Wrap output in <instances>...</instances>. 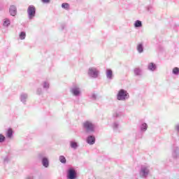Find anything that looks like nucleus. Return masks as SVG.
<instances>
[{
	"label": "nucleus",
	"mask_w": 179,
	"mask_h": 179,
	"mask_svg": "<svg viewBox=\"0 0 179 179\" xmlns=\"http://www.w3.org/2000/svg\"><path fill=\"white\" fill-rule=\"evenodd\" d=\"M41 93H43V89L41 88H38L37 90H36V94H41Z\"/></svg>",
	"instance_id": "30"
},
{
	"label": "nucleus",
	"mask_w": 179,
	"mask_h": 179,
	"mask_svg": "<svg viewBox=\"0 0 179 179\" xmlns=\"http://www.w3.org/2000/svg\"><path fill=\"white\" fill-rule=\"evenodd\" d=\"M116 99L119 101H127L129 99V93L124 89H120L116 95Z\"/></svg>",
	"instance_id": "1"
},
{
	"label": "nucleus",
	"mask_w": 179,
	"mask_h": 179,
	"mask_svg": "<svg viewBox=\"0 0 179 179\" xmlns=\"http://www.w3.org/2000/svg\"><path fill=\"white\" fill-rule=\"evenodd\" d=\"M172 72H173V75H178V73H179V69H178V67L173 68Z\"/></svg>",
	"instance_id": "27"
},
{
	"label": "nucleus",
	"mask_w": 179,
	"mask_h": 179,
	"mask_svg": "<svg viewBox=\"0 0 179 179\" xmlns=\"http://www.w3.org/2000/svg\"><path fill=\"white\" fill-rule=\"evenodd\" d=\"M113 70L111 69H106V78L111 80L113 79Z\"/></svg>",
	"instance_id": "15"
},
{
	"label": "nucleus",
	"mask_w": 179,
	"mask_h": 179,
	"mask_svg": "<svg viewBox=\"0 0 179 179\" xmlns=\"http://www.w3.org/2000/svg\"><path fill=\"white\" fill-rule=\"evenodd\" d=\"M5 136L0 134V143H3V142H5Z\"/></svg>",
	"instance_id": "28"
},
{
	"label": "nucleus",
	"mask_w": 179,
	"mask_h": 179,
	"mask_svg": "<svg viewBox=\"0 0 179 179\" xmlns=\"http://www.w3.org/2000/svg\"><path fill=\"white\" fill-rule=\"evenodd\" d=\"M175 130L178 132L179 134V123L175 125Z\"/></svg>",
	"instance_id": "31"
},
{
	"label": "nucleus",
	"mask_w": 179,
	"mask_h": 179,
	"mask_svg": "<svg viewBox=\"0 0 179 179\" xmlns=\"http://www.w3.org/2000/svg\"><path fill=\"white\" fill-rule=\"evenodd\" d=\"M42 87L45 90H48L50 89V81L45 80L42 83Z\"/></svg>",
	"instance_id": "16"
},
{
	"label": "nucleus",
	"mask_w": 179,
	"mask_h": 179,
	"mask_svg": "<svg viewBox=\"0 0 179 179\" xmlns=\"http://www.w3.org/2000/svg\"><path fill=\"white\" fill-rule=\"evenodd\" d=\"M19 37L21 40H24V38H26V32L21 31L20 33Z\"/></svg>",
	"instance_id": "25"
},
{
	"label": "nucleus",
	"mask_w": 179,
	"mask_h": 179,
	"mask_svg": "<svg viewBox=\"0 0 179 179\" xmlns=\"http://www.w3.org/2000/svg\"><path fill=\"white\" fill-rule=\"evenodd\" d=\"M134 75H136V76H142V69L141 68H135L134 69Z\"/></svg>",
	"instance_id": "14"
},
{
	"label": "nucleus",
	"mask_w": 179,
	"mask_h": 179,
	"mask_svg": "<svg viewBox=\"0 0 179 179\" xmlns=\"http://www.w3.org/2000/svg\"><path fill=\"white\" fill-rule=\"evenodd\" d=\"M119 127H120V124H118V122H115L113 123L112 128H113V131H118Z\"/></svg>",
	"instance_id": "23"
},
{
	"label": "nucleus",
	"mask_w": 179,
	"mask_h": 179,
	"mask_svg": "<svg viewBox=\"0 0 179 179\" xmlns=\"http://www.w3.org/2000/svg\"><path fill=\"white\" fill-rule=\"evenodd\" d=\"M78 143L76 141H70V147L71 148V149H74L76 150L78 149Z\"/></svg>",
	"instance_id": "19"
},
{
	"label": "nucleus",
	"mask_w": 179,
	"mask_h": 179,
	"mask_svg": "<svg viewBox=\"0 0 179 179\" xmlns=\"http://www.w3.org/2000/svg\"><path fill=\"white\" fill-rule=\"evenodd\" d=\"M148 69L150 72H155L157 69V66L153 62H150L148 64Z\"/></svg>",
	"instance_id": "11"
},
{
	"label": "nucleus",
	"mask_w": 179,
	"mask_h": 179,
	"mask_svg": "<svg viewBox=\"0 0 179 179\" xmlns=\"http://www.w3.org/2000/svg\"><path fill=\"white\" fill-rule=\"evenodd\" d=\"M140 129H141V132H146V131H148V124L142 123L140 125Z\"/></svg>",
	"instance_id": "17"
},
{
	"label": "nucleus",
	"mask_w": 179,
	"mask_h": 179,
	"mask_svg": "<svg viewBox=\"0 0 179 179\" xmlns=\"http://www.w3.org/2000/svg\"><path fill=\"white\" fill-rule=\"evenodd\" d=\"M6 138H8V139H10L12 136H13V130L12 129H8L6 134Z\"/></svg>",
	"instance_id": "18"
},
{
	"label": "nucleus",
	"mask_w": 179,
	"mask_h": 179,
	"mask_svg": "<svg viewBox=\"0 0 179 179\" xmlns=\"http://www.w3.org/2000/svg\"><path fill=\"white\" fill-rule=\"evenodd\" d=\"M83 128L86 132L93 133L96 131V124L92 122V121H86L83 123Z\"/></svg>",
	"instance_id": "3"
},
{
	"label": "nucleus",
	"mask_w": 179,
	"mask_h": 179,
	"mask_svg": "<svg viewBox=\"0 0 179 179\" xmlns=\"http://www.w3.org/2000/svg\"><path fill=\"white\" fill-rule=\"evenodd\" d=\"M70 92L71 94H73L75 97H79L80 96H82V90L78 85H73L70 89Z\"/></svg>",
	"instance_id": "4"
},
{
	"label": "nucleus",
	"mask_w": 179,
	"mask_h": 179,
	"mask_svg": "<svg viewBox=\"0 0 179 179\" xmlns=\"http://www.w3.org/2000/svg\"><path fill=\"white\" fill-rule=\"evenodd\" d=\"M3 27H9L10 26V20L9 18H4L3 20Z\"/></svg>",
	"instance_id": "13"
},
{
	"label": "nucleus",
	"mask_w": 179,
	"mask_h": 179,
	"mask_svg": "<svg viewBox=\"0 0 179 179\" xmlns=\"http://www.w3.org/2000/svg\"><path fill=\"white\" fill-rule=\"evenodd\" d=\"M9 13L10 16H16L17 15V8H16V6L11 5L9 8Z\"/></svg>",
	"instance_id": "9"
},
{
	"label": "nucleus",
	"mask_w": 179,
	"mask_h": 179,
	"mask_svg": "<svg viewBox=\"0 0 179 179\" xmlns=\"http://www.w3.org/2000/svg\"><path fill=\"white\" fill-rule=\"evenodd\" d=\"M150 174V166L148 165L141 166L139 171V176L141 178H148Z\"/></svg>",
	"instance_id": "2"
},
{
	"label": "nucleus",
	"mask_w": 179,
	"mask_h": 179,
	"mask_svg": "<svg viewBox=\"0 0 179 179\" xmlns=\"http://www.w3.org/2000/svg\"><path fill=\"white\" fill-rule=\"evenodd\" d=\"M67 179H78V173L76 170L73 168H69L67 170Z\"/></svg>",
	"instance_id": "7"
},
{
	"label": "nucleus",
	"mask_w": 179,
	"mask_h": 179,
	"mask_svg": "<svg viewBox=\"0 0 179 179\" xmlns=\"http://www.w3.org/2000/svg\"><path fill=\"white\" fill-rule=\"evenodd\" d=\"M99 73L100 71L96 67H90L87 71L88 76H90V78H93L94 79L99 78Z\"/></svg>",
	"instance_id": "5"
},
{
	"label": "nucleus",
	"mask_w": 179,
	"mask_h": 179,
	"mask_svg": "<svg viewBox=\"0 0 179 179\" xmlns=\"http://www.w3.org/2000/svg\"><path fill=\"white\" fill-rule=\"evenodd\" d=\"M38 157V159H41V162L43 167H45V169H48V167L50 166V161H48V158L45 157H43V154H39Z\"/></svg>",
	"instance_id": "8"
},
{
	"label": "nucleus",
	"mask_w": 179,
	"mask_h": 179,
	"mask_svg": "<svg viewBox=\"0 0 179 179\" xmlns=\"http://www.w3.org/2000/svg\"><path fill=\"white\" fill-rule=\"evenodd\" d=\"M59 160L60 163H62L63 164H66V158H65V157L63 155H60L59 157Z\"/></svg>",
	"instance_id": "24"
},
{
	"label": "nucleus",
	"mask_w": 179,
	"mask_h": 179,
	"mask_svg": "<svg viewBox=\"0 0 179 179\" xmlns=\"http://www.w3.org/2000/svg\"><path fill=\"white\" fill-rule=\"evenodd\" d=\"M26 179H34V176L33 175H30L27 176Z\"/></svg>",
	"instance_id": "32"
},
{
	"label": "nucleus",
	"mask_w": 179,
	"mask_h": 179,
	"mask_svg": "<svg viewBox=\"0 0 179 179\" xmlns=\"http://www.w3.org/2000/svg\"><path fill=\"white\" fill-rule=\"evenodd\" d=\"M43 3H50V0H41Z\"/></svg>",
	"instance_id": "33"
},
{
	"label": "nucleus",
	"mask_w": 179,
	"mask_h": 179,
	"mask_svg": "<svg viewBox=\"0 0 179 179\" xmlns=\"http://www.w3.org/2000/svg\"><path fill=\"white\" fill-rule=\"evenodd\" d=\"M87 143L88 145H94L96 143V137L93 135L88 136L87 137Z\"/></svg>",
	"instance_id": "10"
},
{
	"label": "nucleus",
	"mask_w": 179,
	"mask_h": 179,
	"mask_svg": "<svg viewBox=\"0 0 179 179\" xmlns=\"http://www.w3.org/2000/svg\"><path fill=\"white\" fill-rule=\"evenodd\" d=\"M91 99H92V100H96V99H97V95H96V94H94V93H92V94H91Z\"/></svg>",
	"instance_id": "29"
},
{
	"label": "nucleus",
	"mask_w": 179,
	"mask_h": 179,
	"mask_svg": "<svg viewBox=\"0 0 179 179\" xmlns=\"http://www.w3.org/2000/svg\"><path fill=\"white\" fill-rule=\"evenodd\" d=\"M62 8H63V9H66V10H68V9H69V4L68 3H63L62 4Z\"/></svg>",
	"instance_id": "26"
},
{
	"label": "nucleus",
	"mask_w": 179,
	"mask_h": 179,
	"mask_svg": "<svg viewBox=\"0 0 179 179\" xmlns=\"http://www.w3.org/2000/svg\"><path fill=\"white\" fill-rule=\"evenodd\" d=\"M29 98V94L26 93H22L20 96V100L23 104H26V101H27V99Z\"/></svg>",
	"instance_id": "12"
},
{
	"label": "nucleus",
	"mask_w": 179,
	"mask_h": 179,
	"mask_svg": "<svg viewBox=\"0 0 179 179\" xmlns=\"http://www.w3.org/2000/svg\"><path fill=\"white\" fill-rule=\"evenodd\" d=\"M137 51L139 54H142V52H143V43H139L137 45Z\"/></svg>",
	"instance_id": "21"
},
{
	"label": "nucleus",
	"mask_w": 179,
	"mask_h": 179,
	"mask_svg": "<svg viewBox=\"0 0 179 179\" xmlns=\"http://www.w3.org/2000/svg\"><path fill=\"white\" fill-rule=\"evenodd\" d=\"M28 19L33 20L36 17V7L34 5L29 6L27 8Z\"/></svg>",
	"instance_id": "6"
},
{
	"label": "nucleus",
	"mask_w": 179,
	"mask_h": 179,
	"mask_svg": "<svg viewBox=\"0 0 179 179\" xmlns=\"http://www.w3.org/2000/svg\"><path fill=\"white\" fill-rule=\"evenodd\" d=\"M134 27L138 28V27H142V21L137 20L135 21L134 24Z\"/></svg>",
	"instance_id": "22"
},
{
	"label": "nucleus",
	"mask_w": 179,
	"mask_h": 179,
	"mask_svg": "<svg viewBox=\"0 0 179 179\" xmlns=\"http://www.w3.org/2000/svg\"><path fill=\"white\" fill-rule=\"evenodd\" d=\"M179 149L176 148L175 150L172 152V157L173 159H177L179 156Z\"/></svg>",
	"instance_id": "20"
}]
</instances>
